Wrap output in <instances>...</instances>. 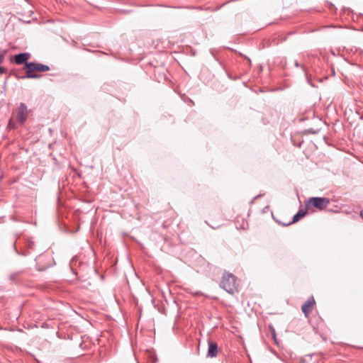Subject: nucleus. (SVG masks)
Masks as SVG:
<instances>
[{
    "mask_svg": "<svg viewBox=\"0 0 363 363\" xmlns=\"http://www.w3.org/2000/svg\"><path fill=\"white\" fill-rule=\"evenodd\" d=\"M26 69H27L26 75L21 76L16 74V77L20 79H38L40 75L35 74L34 72H48L50 69L48 65L33 62L26 63Z\"/></svg>",
    "mask_w": 363,
    "mask_h": 363,
    "instance_id": "obj_1",
    "label": "nucleus"
},
{
    "mask_svg": "<svg viewBox=\"0 0 363 363\" xmlns=\"http://www.w3.org/2000/svg\"><path fill=\"white\" fill-rule=\"evenodd\" d=\"M220 286L228 294H233L238 291L239 284L235 275L225 272L222 276Z\"/></svg>",
    "mask_w": 363,
    "mask_h": 363,
    "instance_id": "obj_2",
    "label": "nucleus"
},
{
    "mask_svg": "<svg viewBox=\"0 0 363 363\" xmlns=\"http://www.w3.org/2000/svg\"><path fill=\"white\" fill-rule=\"evenodd\" d=\"M330 203V199L326 197H311L306 202L305 205L308 210L315 208L322 211L325 209Z\"/></svg>",
    "mask_w": 363,
    "mask_h": 363,
    "instance_id": "obj_3",
    "label": "nucleus"
},
{
    "mask_svg": "<svg viewBox=\"0 0 363 363\" xmlns=\"http://www.w3.org/2000/svg\"><path fill=\"white\" fill-rule=\"evenodd\" d=\"M31 111V109H29L26 104L22 102L20 103L13 113L17 123L20 125H23L27 121Z\"/></svg>",
    "mask_w": 363,
    "mask_h": 363,
    "instance_id": "obj_4",
    "label": "nucleus"
},
{
    "mask_svg": "<svg viewBox=\"0 0 363 363\" xmlns=\"http://www.w3.org/2000/svg\"><path fill=\"white\" fill-rule=\"evenodd\" d=\"M315 304V299L313 296L308 298V300L303 304L301 311L305 317L308 318L312 312L313 308Z\"/></svg>",
    "mask_w": 363,
    "mask_h": 363,
    "instance_id": "obj_5",
    "label": "nucleus"
},
{
    "mask_svg": "<svg viewBox=\"0 0 363 363\" xmlns=\"http://www.w3.org/2000/svg\"><path fill=\"white\" fill-rule=\"evenodd\" d=\"M30 57V54L28 52H21L14 56V62L17 65H23L28 63V60Z\"/></svg>",
    "mask_w": 363,
    "mask_h": 363,
    "instance_id": "obj_6",
    "label": "nucleus"
},
{
    "mask_svg": "<svg viewBox=\"0 0 363 363\" xmlns=\"http://www.w3.org/2000/svg\"><path fill=\"white\" fill-rule=\"evenodd\" d=\"M218 345L216 342L209 341L207 356L210 357H216L217 356Z\"/></svg>",
    "mask_w": 363,
    "mask_h": 363,
    "instance_id": "obj_7",
    "label": "nucleus"
},
{
    "mask_svg": "<svg viewBox=\"0 0 363 363\" xmlns=\"http://www.w3.org/2000/svg\"><path fill=\"white\" fill-rule=\"evenodd\" d=\"M308 209L301 208L294 216L291 222L289 223L286 225H289L291 223L298 221L301 218L304 217L308 213Z\"/></svg>",
    "mask_w": 363,
    "mask_h": 363,
    "instance_id": "obj_8",
    "label": "nucleus"
},
{
    "mask_svg": "<svg viewBox=\"0 0 363 363\" xmlns=\"http://www.w3.org/2000/svg\"><path fill=\"white\" fill-rule=\"evenodd\" d=\"M34 245H35V244H34V242L33 241L28 240L27 243H26L27 250H25L24 252H23L21 253V255H23V256H26V255H29L30 253L29 250H33V247H34ZM16 252L18 255H21V253H19L18 251L16 249Z\"/></svg>",
    "mask_w": 363,
    "mask_h": 363,
    "instance_id": "obj_9",
    "label": "nucleus"
},
{
    "mask_svg": "<svg viewBox=\"0 0 363 363\" xmlns=\"http://www.w3.org/2000/svg\"><path fill=\"white\" fill-rule=\"evenodd\" d=\"M21 272H14V273H12L10 276H9V279L11 281H13V282H16L18 281V278L19 277V276L21 275Z\"/></svg>",
    "mask_w": 363,
    "mask_h": 363,
    "instance_id": "obj_10",
    "label": "nucleus"
},
{
    "mask_svg": "<svg viewBox=\"0 0 363 363\" xmlns=\"http://www.w3.org/2000/svg\"><path fill=\"white\" fill-rule=\"evenodd\" d=\"M16 123V119L14 120L13 118H11L8 123V128L10 129H16L17 128Z\"/></svg>",
    "mask_w": 363,
    "mask_h": 363,
    "instance_id": "obj_11",
    "label": "nucleus"
},
{
    "mask_svg": "<svg viewBox=\"0 0 363 363\" xmlns=\"http://www.w3.org/2000/svg\"><path fill=\"white\" fill-rule=\"evenodd\" d=\"M4 60V55L1 53H0V64H2Z\"/></svg>",
    "mask_w": 363,
    "mask_h": 363,
    "instance_id": "obj_12",
    "label": "nucleus"
},
{
    "mask_svg": "<svg viewBox=\"0 0 363 363\" xmlns=\"http://www.w3.org/2000/svg\"><path fill=\"white\" fill-rule=\"evenodd\" d=\"M6 72V70L4 67H0V74H4Z\"/></svg>",
    "mask_w": 363,
    "mask_h": 363,
    "instance_id": "obj_13",
    "label": "nucleus"
},
{
    "mask_svg": "<svg viewBox=\"0 0 363 363\" xmlns=\"http://www.w3.org/2000/svg\"><path fill=\"white\" fill-rule=\"evenodd\" d=\"M294 65H295V66H296V67H297L299 66V65H298V62H297V61H295Z\"/></svg>",
    "mask_w": 363,
    "mask_h": 363,
    "instance_id": "obj_14",
    "label": "nucleus"
},
{
    "mask_svg": "<svg viewBox=\"0 0 363 363\" xmlns=\"http://www.w3.org/2000/svg\"><path fill=\"white\" fill-rule=\"evenodd\" d=\"M360 216L363 218V209L360 211Z\"/></svg>",
    "mask_w": 363,
    "mask_h": 363,
    "instance_id": "obj_15",
    "label": "nucleus"
}]
</instances>
